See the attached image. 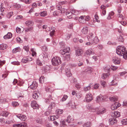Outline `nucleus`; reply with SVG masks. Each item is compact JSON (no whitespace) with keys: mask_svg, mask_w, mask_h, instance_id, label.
Masks as SVG:
<instances>
[{"mask_svg":"<svg viewBox=\"0 0 127 127\" xmlns=\"http://www.w3.org/2000/svg\"><path fill=\"white\" fill-rule=\"evenodd\" d=\"M71 34H66L65 35V38L66 40H67L68 39L71 37Z\"/></svg>","mask_w":127,"mask_h":127,"instance_id":"de8ad7c7","label":"nucleus"},{"mask_svg":"<svg viewBox=\"0 0 127 127\" xmlns=\"http://www.w3.org/2000/svg\"><path fill=\"white\" fill-rule=\"evenodd\" d=\"M92 40L93 41L92 42V43L94 42L95 44H96L99 41V40L96 36H95L94 38H93V40Z\"/></svg>","mask_w":127,"mask_h":127,"instance_id":"473e14b6","label":"nucleus"},{"mask_svg":"<svg viewBox=\"0 0 127 127\" xmlns=\"http://www.w3.org/2000/svg\"><path fill=\"white\" fill-rule=\"evenodd\" d=\"M93 99L92 95L90 93L87 94L86 95L84 101L85 102H89L91 101Z\"/></svg>","mask_w":127,"mask_h":127,"instance_id":"423d86ee","label":"nucleus"},{"mask_svg":"<svg viewBox=\"0 0 127 127\" xmlns=\"http://www.w3.org/2000/svg\"><path fill=\"white\" fill-rule=\"evenodd\" d=\"M68 126L69 127H75V125L74 124V123L72 122L68 123Z\"/></svg>","mask_w":127,"mask_h":127,"instance_id":"4d7b16f0","label":"nucleus"},{"mask_svg":"<svg viewBox=\"0 0 127 127\" xmlns=\"http://www.w3.org/2000/svg\"><path fill=\"white\" fill-rule=\"evenodd\" d=\"M109 123L110 125H113L117 123V121L114 118H111L109 119Z\"/></svg>","mask_w":127,"mask_h":127,"instance_id":"a211bd4d","label":"nucleus"},{"mask_svg":"<svg viewBox=\"0 0 127 127\" xmlns=\"http://www.w3.org/2000/svg\"><path fill=\"white\" fill-rule=\"evenodd\" d=\"M45 77L43 76H42L41 77L39 78V81L40 83H42L44 82Z\"/></svg>","mask_w":127,"mask_h":127,"instance_id":"c03bdc74","label":"nucleus"},{"mask_svg":"<svg viewBox=\"0 0 127 127\" xmlns=\"http://www.w3.org/2000/svg\"><path fill=\"white\" fill-rule=\"evenodd\" d=\"M58 118V116L57 115L50 116L49 117V121H53L57 119Z\"/></svg>","mask_w":127,"mask_h":127,"instance_id":"4be33fe9","label":"nucleus"},{"mask_svg":"<svg viewBox=\"0 0 127 127\" xmlns=\"http://www.w3.org/2000/svg\"><path fill=\"white\" fill-rule=\"evenodd\" d=\"M56 113L58 114H62L63 112V110H62L58 109L56 111Z\"/></svg>","mask_w":127,"mask_h":127,"instance_id":"3c124183","label":"nucleus"},{"mask_svg":"<svg viewBox=\"0 0 127 127\" xmlns=\"http://www.w3.org/2000/svg\"><path fill=\"white\" fill-rule=\"evenodd\" d=\"M34 24L33 22L31 20H27L25 23L26 26L29 27L30 26L32 27L33 25Z\"/></svg>","mask_w":127,"mask_h":127,"instance_id":"dca6fc26","label":"nucleus"},{"mask_svg":"<svg viewBox=\"0 0 127 127\" xmlns=\"http://www.w3.org/2000/svg\"><path fill=\"white\" fill-rule=\"evenodd\" d=\"M65 72L66 76L67 77L71 76L72 75V74L70 72V69H67L65 70Z\"/></svg>","mask_w":127,"mask_h":127,"instance_id":"a878e982","label":"nucleus"},{"mask_svg":"<svg viewBox=\"0 0 127 127\" xmlns=\"http://www.w3.org/2000/svg\"><path fill=\"white\" fill-rule=\"evenodd\" d=\"M33 28L32 27L29 28H25V31L26 32H31L33 31Z\"/></svg>","mask_w":127,"mask_h":127,"instance_id":"4c0bfd02","label":"nucleus"},{"mask_svg":"<svg viewBox=\"0 0 127 127\" xmlns=\"http://www.w3.org/2000/svg\"><path fill=\"white\" fill-rule=\"evenodd\" d=\"M111 68L112 70H116L117 69L118 67L115 66H111Z\"/></svg>","mask_w":127,"mask_h":127,"instance_id":"774afa93","label":"nucleus"},{"mask_svg":"<svg viewBox=\"0 0 127 127\" xmlns=\"http://www.w3.org/2000/svg\"><path fill=\"white\" fill-rule=\"evenodd\" d=\"M13 15V12L12 11L8 12L7 14V17L8 18H10Z\"/></svg>","mask_w":127,"mask_h":127,"instance_id":"49530a36","label":"nucleus"},{"mask_svg":"<svg viewBox=\"0 0 127 127\" xmlns=\"http://www.w3.org/2000/svg\"><path fill=\"white\" fill-rule=\"evenodd\" d=\"M95 54L94 52L92 49H90L87 50L85 53V55L86 56H89L91 55H94Z\"/></svg>","mask_w":127,"mask_h":127,"instance_id":"1a4fd4ad","label":"nucleus"},{"mask_svg":"<svg viewBox=\"0 0 127 127\" xmlns=\"http://www.w3.org/2000/svg\"><path fill=\"white\" fill-rule=\"evenodd\" d=\"M31 51L32 52V56H36V53L34 49L33 48H31Z\"/></svg>","mask_w":127,"mask_h":127,"instance_id":"37998d69","label":"nucleus"},{"mask_svg":"<svg viewBox=\"0 0 127 127\" xmlns=\"http://www.w3.org/2000/svg\"><path fill=\"white\" fill-rule=\"evenodd\" d=\"M7 47L6 44H2L0 45V49L4 50Z\"/></svg>","mask_w":127,"mask_h":127,"instance_id":"c756f323","label":"nucleus"},{"mask_svg":"<svg viewBox=\"0 0 127 127\" xmlns=\"http://www.w3.org/2000/svg\"><path fill=\"white\" fill-rule=\"evenodd\" d=\"M126 49L123 46H119L117 48L116 52L120 56H122L123 54L126 53Z\"/></svg>","mask_w":127,"mask_h":127,"instance_id":"f257e3e1","label":"nucleus"},{"mask_svg":"<svg viewBox=\"0 0 127 127\" xmlns=\"http://www.w3.org/2000/svg\"><path fill=\"white\" fill-rule=\"evenodd\" d=\"M27 124L25 122H23L20 124H16L13 125V127H26Z\"/></svg>","mask_w":127,"mask_h":127,"instance_id":"0eeeda50","label":"nucleus"},{"mask_svg":"<svg viewBox=\"0 0 127 127\" xmlns=\"http://www.w3.org/2000/svg\"><path fill=\"white\" fill-rule=\"evenodd\" d=\"M37 84L35 81H33L32 84L30 85V88L34 90L35 89L37 86Z\"/></svg>","mask_w":127,"mask_h":127,"instance_id":"5701e85b","label":"nucleus"},{"mask_svg":"<svg viewBox=\"0 0 127 127\" xmlns=\"http://www.w3.org/2000/svg\"><path fill=\"white\" fill-rule=\"evenodd\" d=\"M91 125V122H87L83 125V127H90Z\"/></svg>","mask_w":127,"mask_h":127,"instance_id":"c9c22d12","label":"nucleus"},{"mask_svg":"<svg viewBox=\"0 0 127 127\" xmlns=\"http://www.w3.org/2000/svg\"><path fill=\"white\" fill-rule=\"evenodd\" d=\"M42 70L44 71V72H46L50 70V67L49 66L47 65L44 67Z\"/></svg>","mask_w":127,"mask_h":127,"instance_id":"7c9ffc66","label":"nucleus"},{"mask_svg":"<svg viewBox=\"0 0 127 127\" xmlns=\"http://www.w3.org/2000/svg\"><path fill=\"white\" fill-rule=\"evenodd\" d=\"M60 126L61 127H65L66 125L65 123V122L64 120L62 119L60 121Z\"/></svg>","mask_w":127,"mask_h":127,"instance_id":"bb28decb","label":"nucleus"},{"mask_svg":"<svg viewBox=\"0 0 127 127\" xmlns=\"http://www.w3.org/2000/svg\"><path fill=\"white\" fill-rule=\"evenodd\" d=\"M18 104V102H13L12 103V105L13 106H16Z\"/></svg>","mask_w":127,"mask_h":127,"instance_id":"052dcab7","label":"nucleus"},{"mask_svg":"<svg viewBox=\"0 0 127 127\" xmlns=\"http://www.w3.org/2000/svg\"><path fill=\"white\" fill-rule=\"evenodd\" d=\"M73 120V119L72 117L70 115L68 116L67 118V119H66V121L68 123L72 122Z\"/></svg>","mask_w":127,"mask_h":127,"instance_id":"b1692460","label":"nucleus"},{"mask_svg":"<svg viewBox=\"0 0 127 127\" xmlns=\"http://www.w3.org/2000/svg\"><path fill=\"white\" fill-rule=\"evenodd\" d=\"M45 112L44 114L46 116L50 114L51 113V110H49Z\"/></svg>","mask_w":127,"mask_h":127,"instance_id":"13d9d810","label":"nucleus"},{"mask_svg":"<svg viewBox=\"0 0 127 127\" xmlns=\"http://www.w3.org/2000/svg\"><path fill=\"white\" fill-rule=\"evenodd\" d=\"M92 71V69L90 67L86 69L85 70V72L88 73H90Z\"/></svg>","mask_w":127,"mask_h":127,"instance_id":"79ce46f5","label":"nucleus"},{"mask_svg":"<svg viewBox=\"0 0 127 127\" xmlns=\"http://www.w3.org/2000/svg\"><path fill=\"white\" fill-rule=\"evenodd\" d=\"M70 48L69 47H67L64 49L61 50L60 51V53L62 55H65L66 53L69 52Z\"/></svg>","mask_w":127,"mask_h":127,"instance_id":"9d476101","label":"nucleus"},{"mask_svg":"<svg viewBox=\"0 0 127 127\" xmlns=\"http://www.w3.org/2000/svg\"><path fill=\"white\" fill-rule=\"evenodd\" d=\"M123 57V58L125 59H127V51L124 54H123L122 56H120Z\"/></svg>","mask_w":127,"mask_h":127,"instance_id":"864d4df0","label":"nucleus"},{"mask_svg":"<svg viewBox=\"0 0 127 127\" xmlns=\"http://www.w3.org/2000/svg\"><path fill=\"white\" fill-rule=\"evenodd\" d=\"M49 99H47V100L46 101V102L47 103H49L50 102H51V101H53V99L51 98V97H52V96L51 95H49Z\"/></svg>","mask_w":127,"mask_h":127,"instance_id":"8fccbe9b","label":"nucleus"},{"mask_svg":"<svg viewBox=\"0 0 127 127\" xmlns=\"http://www.w3.org/2000/svg\"><path fill=\"white\" fill-rule=\"evenodd\" d=\"M60 12L57 11H54L53 13V15L54 17L57 16L59 15Z\"/></svg>","mask_w":127,"mask_h":127,"instance_id":"a18cd8bd","label":"nucleus"},{"mask_svg":"<svg viewBox=\"0 0 127 127\" xmlns=\"http://www.w3.org/2000/svg\"><path fill=\"white\" fill-rule=\"evenodd\" d=\"M117 39L118 41L121 42H123L124 40V39L123 38V37L121 35L118 37Z\"/></svg>","mask_w":127,"mask_h":127,"instance_id":"f704fd0d","label":"nucleus"},{"mask_svg":"<svg viewBox=\"0 0 127 127\" xmlns=\"http://www.w3.org/2000/svg\"><path fill=\"white\" fill-rule=\"evenodd\" d=\"M111 114V116L113 118L118 117L120 115V113L118 111H115L112 112Z\"/></svg>","mask_w":127,"mask_h":127,"instance_id":"4468645a","label":"nucleus"},{"mask_svg":"<svg viewBox=\"0 0 127 127\" xmlns=\"http://www.w3.org/2000/svg\"><path fill=\"white\" fill-rule=\"evenodd\" d=\"M108 98V97L106 96H102L100 95L96 97V101L97 102L100 101H104L107 100V98Z\"/></svg>","mask_w":127,"mask_h":127,"instance_id":"39448f33","label":"nucleus"},{"mask_svg":"<svg viewBox=\"0 0 127 127\" xmlns=\"http://www.w3.org/2000/svg\"><path fill=\"white\" fill-rule=\"evenodd\" d=\"M68 97V96L66 95H64L63 97V98L61 100V101L63 102L65 101Z\"/></svg>","mask_w":127,"mask_h":127,"instance_id":"09e8293b","label":"nucleus"},{"mask_svg":"<svg viewBox=\"0 0 127 127\" xmlns=\"http://www.w3.org/2000/svg\"><path fill=\"white\" fill-rule=\"evenodd\" d=\"M51 61L52 64L54 65H58L61 63V58L59 57H54L52 58Z\"/></svg>","mask_w":127,"mask_h":127,"instance_id":"f03ea898","label":"nucleus"},{"mask_svg":"<svg viewBox=\"0 0 127 127\" xmlns=\"http://www.w3.org/2000/svg\"><path fill=\"white\" fill-rule=\"evenodd\" d=\"M31 107L33 109H38L39 107L36 101L35 100H33L31 101Z\"/></svg>","mask_w":127,"mask_h":127,"instance_id":"6e6552de","label":"nucleus"},{"mask_svg":"<svg viewBox=\"0 0 127 127\" xmlns=\"http://www.w3.org/2000/svg\"><path fill=\"white\" fill-rule=\"evenodd\" d=\"M120 104L118 103L115 102L111 105V109L112 110H114L116 109L118 107H120Z\"/></svg>","mask_w":127,"mask_h":127,"instance_id":"ddd939ff","label":"nucleus"},{"mask_svg":"<svg viewBox=\"0 0 127 127\" xmlns=\"http://www.w3.org/2000/svg\"><path fill=\"white\" fill-rule=\"evenodd\" d=\"M17 41L19 43H22L23 41L22 40H21V39L19 37H17L16 38Z\"/></svg>","mask_w":127,"mask_h":127,"instance_id":"0e129e2a","label":"nucleus"},{"mask_svg":"<svg viewBox=\"0 0 127 127\" xmlns=\"http://www.w3.org/2000/svg\"><path fill=\"white\" fill-rule=\"evenodd\" d=\"M118 32L121 33V34L123 33V31L122 29V27L121 26H120L118 28Z\"/></svg>","mask_w":127,"mask_h":127,"instance_id":"6e6d98bb","label":"nucleus"},{"mask_svg":"<svg viewBox=\"0 0 127 127\" xmlns=\"http://www.w3.org/2000/svg\"><path fill=\"white\" fill-rule=\"evenodd\" d=\"M16 116L21 120L24 121L26 119V116L25 115L23 114H18L16 115Z\"/></svg>","mask_w":127,"mask_h":127,"instance_id":"2eb2a0df","label":"nucleus"},{"mask_svg":"<svg viewBox=\"0 0 127 127\" xmlns=\"http://www.w3.org/2000/svg\"><path fill=\"white\" fill-rule=\"evenodd\" d=\"M93 34L92 33H90L87 37L88 41L90 42L93 41Z\"/></svg>","mask_w":127,"mask_h":127,"instance_id":"6ab92c4d","label":"nucleus"},{"mask_svg":"<svg viewBox=\"0 0 127 127\" xmlns=\"http://www.w3.org/2000/svg\"><path fill=\"white\" fill-rule=\"evenodd\" d=\"M66 14L68 18L71 19L72 18V14L71 13V12L70 13L69 12H66Z\"/></svg>","mask_w":127,"mask_h":127,"instance_id":"ea45409f","label":"nucleus"},{"mask_svg":"<svg viewBox=\"0 0 127 127\" xmlns=\"http://www.w3.org/2000/svg\"><path fill=\"white\" fill-rule=\"evenodd\" d=\"M32 59L29 56L24 57L22 60L21 62L23 63H27L29 61H31Z\"/></svg>","mask_w":127,"mask_h":127,"instance_id":"9b49d317","label":"nucleus"},{"mask_svg":"<svg viewBox=\"0 0 127 127\" xmlns=\"http://www.w3.org/2000/svg\"><path fill=\"white\" fill-rule=\"evenodd\" d=\"M88 29L87 27L84 26L81 31V34H86L88 32Z\"/></svg>","mask_w":127,"mask_h":127,"instance_id":"412c9836","label":"nucleus"},{"mask_svg":"<svg viewBox=\"0 0 127 127\" xmlns=\"http://www.w3.org/2000/svg\"><path fill=\"white\" fill-rule=\"evenodd\" d=\"M16 32L18 33H19L21 32V29L17 27L16 29Z\"/></svg>","mask_w":127,"mask_h":127,"instance_id":"338daca9","label":"nucleus"},{"mask_svg":"<svg viewBox=\"0 0 127 127\" xmlns=\"http://www.w3.org/2000/svg\"><path fill=\"white\" fill-rule=\"evenodd\" d=\"M48 54L46 53H43L42 54V56L43 57V58L45 59L46 57H47Z\"/></svg>","mask_w":127,"mask_h":127,"instance_id":"680f3d73","label":"nucleus"},{"mask_svg":"<svg viewBox=\"0 0 127 127\" xmlns=\"http://www.w3.org/2000/svg\"><path fill=\"white\" fill-rule=\"evenodd\" d=\"M91 84H90L89 86L87 87H85L83 88V90L84 91L86 92L88 91L91 88Z\"/></svg>","mask_w":127,"mask_h":127,"instance_id":"cd10ccee","label":"nucleus"},{"mask_svg":"<svg viewBox=\"0 0 127 127\" xmlns=\"http://www.w3.org/2000/svg\"><path fill=\"white\" fill-rule=\"evenodd\" d=\"M99 86V84H95L94 85V89H97L98 88Z\"/></svg>","mask_w":127,"mask_h":127,"instance_id":"69168bd1","label":"nucleus"},{"mask_svg":"<svg viewBox=\"0 0 127 127\" xmlns=\"http://www.w3.org/2000/svg\"><path fill=\"white\" fill-rule=\"evenodd\" d=\"M64 56L65 58L64 59L66 60L67 61L68 60H69L70 55L68 54H66V55H65Z\"/></svg>","mask_w":127,"mask_h":127,"instance_id":"603ef678","label":"nucleus"},{"mask_svg":"<svg viewBox=\"0 0 127 127\" xmlns=\"http://www.w3.org/2000/svg\"><path fill=\"white\" fill-rule=\"evenodd\" d=\"M110 100L111 101H117L118 98L117 96H114L109 98Z\"/></svg>","mask_w":127,"mask_h":127,"instance_id":"c85d7f7f","label":"nucleus"},{"mask_svg":"<svg viewBox=\"0 0 127 127\" xmlns=\"http://www.w3.org/2000/svg\"><path fill=\"white\" fill-rule=\"evenodd\" d=\"M51 102V104H50L48 107V109L49 110H51L55 106V104L54 102H53L52 101H51V102Z\"/></svg>","mask_w":127,"mask_h":127,"instance_id":"e433bc0d","label":"nucleus"},{"mask_svg":"<svg viewBox=\"0 0 127 127\" xmlns=\"http://www.w3.org/2000/svg\"><path fill=\"white\" fill-rule=\"evenodd\" d=\"M23 49H25V51L27 52H28L29 51V47L28 45L27 46H24Z\"/></svg>","mask_w":127,"mask_h":127,"instance_id":"e2e57ef3","label":"nucleus"},{"mask_svg":"<svg viewBox=\"0 0 127 127\" xmlns=\"http://www.w3.org/2000/svg\"><path fill=\"white\" fill-rule=\"evenodd\" d=\"M71 13L74 14L75 15L77 14L78 13V12L76 10L73 9L71 10Z\"/></svg>","mask_w":127,"mask_h":127,"instance_id":"5fc2aeb1","label":"nucleus"},{"mask_svg":"<svg viewBox=\"0 0 127 127\" xmlns=\"http://www.w3.org/2000/svg\"><path fill=\"white\" fill-rule=\"evenodd\" d=\"M9 114V113L8 112L2 111L1 112L0 115L3 116L7 117Z\"/></svg>","mask_w":127,"mask_h":127,"instance_id":"72a5a7b5","label":"nucleus"},{"mask_svg":"<svg viewBox=\"0 0 127 127\" xmlns=\"http://www.w3.org/2000/svg\"><path fill=\"white\" fill-rule=\"evenodd\" d=\"M112 61L116 64H119L120 63V59L117 57H114L113 58Z\"/></svg>","mask_w":127,"mask_h":127,"instance_id":"f8f14e48","label":"nucleus"},{"mask_svg":"<svg viewBox=\"0 0 127 127\" xmlns=\"http://www.w3.org/2000/svg\"><path fill=\"white\" fill-rule=\"evenodd\" d=\"M83 53V50L81 49H78L76 50V56H78L81 55Z\"/></svg>","mask_w":127,"mask_h":127,"instance_id":"aec40b11","label":"nucleus"},{"mask_svg":"<svg viewBox=\"0 0 127 127\" xmlns=\"http://www.w3.org/2000/svg\"><path fill=\"white\" fill-rule=\"evenodd\" d=\"M11 64L14 65H19L20 64V63L18 61H14L11 62Z\"/></svg>","mask_w":127,"mask_h":127,"instance_id":"bf43d9fd","label":"nucleus"},{"mask_svg":"<svg viewBox=\"0 0 127 127\" xmlns=\"http://www.w3.org/2000/svg\"><path fill=\"white\" fill-rule=\"evenodd\" d=\"M20 50V48L19 47H17L13 49L12 51V53H15L17 52H19Z\"/></svg>","mask_w":127,"mask_h":127,"instance_id":"58836bf2","label":"nucleus"},{"mask_svg":"<svg viewBox=\"0 0 127 127\" xmlns=\"http://www.w3.org/2000/svg\"><path fill=\"white\" fill-rule=\"evenodd\" d=\"M90 111L93 112L96 111V113L98 114H102L106 111L105 110L104 108H102V109L100 110L97 108L95 109L92 107Z\"/></svg>","mask_w":127,"mask_h":127,"instance_id":"20e7f679","label":"nucleus"},{"mask_svg":"<svg viewBox=\"0 0 127 127\" xmlns=\"http://www.w3.org/2000/svg\"><path fill=\"white\" fill-rule=\"evenodd\" d=\"M47 12L46 11H43L39 13V15L41 16L45 17L47 15Z\"/></svg>","mask_w":127,"mask_h":127,"instance_id":"2f4dec72","label":"nucleus"},{"mask_svg":"<svg viewBox=\"0 0 127 127\" xmlns=\"http://www.w3.org/2000/svg\"><path fill=\"white\" fill-rule=\"evenodd\" d=\"M121 122L123 125H125L127 124V119H123L121 120Z\"/></svg>","mask_w":127,"mask_h":127,"instance_id":"a19ab883","label":"nucleus"},{"mask_svg":"<svg viewBox=\"0 0 127 127\" xmlns=\"http://www.w3.org/2000/svg\"><path fill=\"white\" fill-rule=\"evenodd\" d=\"M40 94L38 91H34L33 93L32 97L34 99H37L38 97Z\"/></svg>","mask_w":127,"mask_h":127,"instance_id":"f3484780","label":"nucleus"},{"mask_svg":"<svg viewBox=\"0 0 127 127\" xmlns=\"http://www.w3.org/2000/svg\"><path fill=\"white\" fill-rule=\"evenodd\" d=\"M110 69V67L109 66H107L106 67H105L104 70L106 72H108L107 73H103L102 75V78L105 79L106 78L108 77L110 75V73H109Z\"/></svg>","mask_w":127,"mask_h":127,"instance_id":"7ed1b4c3","label":"nucleus"},{"mask_svg":"<svg viewBox=\"0 0 127 127\" xmlns=\"http://www.w3.org/2000/svg\"><path fill=\"white\" fill-rule=\"evenodd\" d=\"M12 37V34L10 32H8L6 35H5L3 37L4 39H9Z\"/></svg>","mask_w":127,"mask_h":127,"instance_id":"393cba45","label":"nucleus"}]
</instances>
